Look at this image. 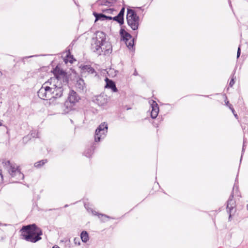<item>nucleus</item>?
I'll list each match as a JSON object with an SVG mask.
<instances>
[{
	"label": "nucleus",
	"instance_id": "nucleus-1",
	"mask_svg": "<svg viewBox=\"0 0 248 248\" xmlns=\"http://www.w3.org/2000/svg\"><path fill=\"white\" fill-rule=\"evenodd\" d=\"M54 77L50 78L47 81L51 85L53 97L55 102H58L63 94L65 87L68 83L69 77L67 73L57 65L52 71Z\"/></svg>",
	"mask_w": 248,
	"mask_h": 248
},
{
	"label": "nucleus",
	"instance_id": "nucleus-2",
	"mask_svg": "<svg viewBox=\"0 0 248 248\" xmlns=\"http://www.w3.org/2000/svg\"><path fill=\"white\" fill-rule=\"evenodd\" d=\"M23 239L26 241L35 243L41 239L42 230L35 224L23 226L20 230Z\"/></svg>",
	"mask_w": 248,
	"mask_h": 248
},
{
	"label": "nucleus",
	"instance_id": "nucleus-3",
	"mask_svg": "<svg viewBox=\"0 0 248 248\" xmlns=\"http://www.w3.org/2000/svg\"><path fill=\"white\" fill-rule=\"evenodd\" d=\"M47 82H46L37 92L38 97L44 100H49L50 105H55L59 102H55L54 98L53 97V91L51 85H46Z\"/></svg>",
	"mask_w": 248,
	"mask_h": 248
},
{
	"label": "nucleus",
	"instance_id": "nucleus-4",
	"mask_svg": "<svg viewBox=\"0 0 248 248\" xmlns=\"http://www.w3.org/2000/svg\"><path fill=\"white\" fill-rule=\"evenodd\" d=\"M2 163L11 176L15 178L16 182L24 179V175L18 169V167H15V165L12 164L9 160L3 161Z\"/></svg>",
	"mask_w": 248,
	"mask_h": 248
},
{
	"label": "nucleus",
	"instance_id": "nucleus-5",
	"mask_svg": "<svg viewBox=\"0 0 248 248\" xmlns=\"http://www.w3.org/2000/svg\"><path fill=\"white\" fill-rule=\"evenodd\" d=\"M106 34L102 31H97L95 36L93 37L92 41V49L95 53H100L102 51L99 45L107 42Z\"/></svg>",
	"mask_w": 248,
	"mask_h": 248
},
{
	"label": "nucleus",
	"instance_id": "nucleus-6",
	"mask_svg": "<svg viewBox=\"0 0 248 248\" xmlns=\"http://www.w3.org/2000/svg\"><path fill=\"white\" fill-rule=\"evenodd\" d=\"M126 20L129 26L134 31L138 29L140 17L136 12L131 9H127Z\"/></svg>",
	"mask_w": 248,
	"mask_h": 248
},
{
	"label": "nucleus",
	"instance_id": "nucleus-7",
	"mask_svg": "<svg viewBox=\"0 0 248 248\" xmlns=\"http://www.w3.org/2000/svg\"><path fill=\"white\" fill-rule=\"evenodd\" d=\"M108 124L105 122L101 123L95 130L94 140L95 142L100 141L101 139H104L108 132Z\"/></svg>",
	"mask_w": 248,
	"mask_h": 248
},
{
	"label": "nucleus",
	"instance_id": "nucleus-8",
	"mask_svg": "<svg viewBox=\"0 0 248 248\" xmlns=\"http://www.w3.org/2000/svg\"><path fill=\"white\" fill-rule=\"evenodd\" d=\"M120 34L127 47L129 49H133L134 39L132 38V36L123 29L120 30Z\"/></svg>",
	"mask_w": 248,
	"mask_h": 248
},
{
	"label": "nucleus",
	"instance_id": "nucleus-9",
	"mask_svg": "<svg viewBox=\"0 0 248 248\" xmlns=\"http://www.w3.org/2000/svg\"><path fill=\"white\" fill-rule=\"evenodd\" d=\"M102 51L100 53H96L98 55H108L112 52V46L110 43L108 41L104 42L103 44L99 45Z\"/></svg>",
	"mask_w": 248,
	"mask_h": 248
},
{
	"label": "nucleus",
	"instance_id": "nucleus-10",
	"mask_svg": "<svg viewBox=\"0 0 248 248\" xmlns=\"http://www.w3.org/2000/svg\"><path fill=\"white\" fill-rule=\"evenodd\" d=\"M93 101L98 106H103L107 104L108 102V99L106 95H99L95 96Z\"/></svg>",
	"mask_w": 248,
	"mask_h": 248
},
{
	"label": "nucleus",
	"instance_id": "nucleus-11",
	"mask_svg": "<svg viewBox=\"0 0 248 248\" xmlns=\"http://www.w3.org/2000/svg\"><path fill=\"white\" fill-rule=\"evenodd\" d=\"M151 105L152 107L151 116L153 119H155L158 115L159 112V107L156 102L153 100H152V103Z\"/></svg>",
	"mask_w": 248,
	"mask_h": 248
},
{
	"label": "nucleus",
	"instance_id": "nucleus-12",
	"mask_svg": "<svg viewBox=\"0 0 248 248\" xmlns=\"http://www.w3.org/2000/svg\"><path fill=\"white\" fill-rule=\"evenodd\" d=\"M233 191L232 192L231 195L230 196L229 198L227 201V209L229 210V212L230 213L229 217H231V212L233 210L235 202L233 200Z\"/></svg>",
	"mask_w": 248,
	"mask_h": 248
},
{
	"label": "nucleus",
	"instance_id": "nucleus-13",
	"mask_svg": "<svg viewBox=\"0 0 248 248\" xmlns=\"http://www.w3.org/2000/svg\"><path fill=\"white\" fill-rule=\"evenodd\" d=\"M80 98L78 95L77 93L73 90L71 91L69 93L68 99L71 103L74 104L77 102Z\"/></svg>",
	"mask_w": 248,
	"mask_h": 248
},
{
	"label": "nucleus",
	"instance_id": "nucleus-14",
	"mask_svg": "<svg viewBox=\"0 0 248 248\" xmlns=\"http://www.w3.org/2000/svg\"><path fill=\"white\" fill-rule=\"evenodd\" d=\"M105 81L106 82V88L111 89L113 92H117L118 90L114 81L108 78H106Z\"/></svg>",
	"mask_w": 248,
	"mask_h": 248
},
{
	"label": "nucleus",
	"instance_id": "nucleus-15",
	"mask_svg": "<svg viewBox=\"0 0 248 248\" xmlns=\"http://www.w3.org/2000/svg\"><path fill=\"white\" fill-rule=\"evenodd\" d=\"M62 57L63 58V62H73L76 60L74 58L73 56L70 54L69 51H67L62 54Z\"/></svg>",
	"mask_w": 248,
	"mask_h": 248
},
{
	"label": "nucleus",
	"instance_id": "nucleus-16",
	"mask_svg": "<svg viewBox=\"0 0 248 248\" xmlns=\"http://www.w3.org/2000/svg\"><path fill=\"white\" fill-rule=\"evenodd\" d=\"M76 87L80 91H84V89L85 88V84L84 80L82 78H80L77 80Z\"/></svg>",
	"mask_w": 248,
	"mask_h": 248
},
{
	"label": "nucleus",
	"instance_id": "nucleus-17",
	"mask_svg": "<svg viewBox=\"0 0 248 248\" xmlns=\"http://www.w3.org/2000/svg\"><path fill=\"white\" fill-rule=\"evenodd\" d=\"M82 73L87 72L89 74L96 73L94 69L90 65L80 66Z\"/></svg>",
	"mask_w": 248,
	"mask_h": 248
},
{
	"label": "nucleus",
	"instance_id": "nucleus-18",
	"mask_svg": "<svg viewBox=\"0 0 248 248\" xmlns=\"http://www.w3.org/2000/svg\"><path fill=\"white\" fill-rule=\"evenodd\" d=\"M93 16L95 17V21H96L97 20H100L102 21L106 20V15L103 14H98L97 13L94 12L93 13Z\"/></svg>",
	"mask_w": 248,
	"mask_h": 248
},
{
	"label": "nucleus",
	"instance_id": "nucleus-19",
	"mask_svg": "<svg viewBox=\"0 0 248 248\" xmlns=\"http://www.w3.org/2000/svg\"><path fill=\"white\" fill-rule=\"evenodd\" d=\"M80 238L83 242H87L89 240V234L88 232L85 231H82L80 234Z\"/></svg>",
	"mask_w": 248,
	"mask_h": 248
},
{
	"label": "nucleus",
	"instance_id": "nucleus-20",
	"mask_svg": "<svg viewBox=\"0 0 248 248\" xmlns=\"http://www.w3.org/2000/svg\"><path fill=\"white\" fill-rule=\"evenodd\" d=\"M47 162L46 159H43L38 161L34 163V167L36 168H40L43 166Z\"/></svg>",
	"mask_w": 248,
	"mask_h": 248
},
{
	"label": "nucleus",
	"instance_id": "nucleus-21",
	"mask_svg": "<svg viewBox=\"0 0 248 248\" xmlns=\"http://www.w3.org/2000/svg\"><path fill=\"white\" fill-rule=\"evenodd\" d=\"M97 3L98 4V5L100 6H108L109 5L110 2L108 1L107 0H98L97 1Z\"/></svg>",
	"mask_w": 248,
	"mask_h": 248
},
{
	"label": "nucleus",
	"instance_id": "nucleus-22",
	"mask_svg": "<svg viewBox=\"0 0 248 248\" xmlns=\"http://www.w3.org/2000/svg\"><path fill=\"white\" fill-rule=\"evenodd\" d=\"M112 19L114 21H117L120 25H122L124 24V18H121L120 16H118V15L112 17Z\"/></svg>",
	"mask_w": 248,
	"mask_h": 248
},
{
	"label": "nucleus",
	"instance_id": "nucleus-23",
	"mask_svg": "<svg viewBox=\"0 0 248 248\" xmlns=\"http://www.w3.org/2000/svg\"><path fill=\"white\" fill-rule=\"evenodd\" d=\"M101 10L103 12L107 14H113V12L115 11L112 8L109 9H102Z\"/></svg>",
	"mask_w": 248,
	"mask_h": 248
},
{
	"label": "nucleus",
	"instance_id": "nucleus-24",
	"mask_svg": "<svg viewBox=\"0 0 248 248\" xmlns=\"http://www.w3.org/2000/svg\"><path fill=\"white\" fill-rule=\"evenodd\" d=\"M124 11L125 8L124 7H123L118 15V16H120L121 18H124Z\"/></svg>",
	"mask_w": 248,
	"mask_h": 248
},
{
	"label": "nucleus",
	"instance_id": "nucleus-25",
	"mask_svg": "<svg viewBox=\"0 0 248 248\" xmlns=\"http://www.w3.org/2000/svg\"><path fill=\"white\" fill-rule=\"evenodd\" d=\"M92 154L91 149H89L88 151H85L84 153L85 155L87 157H90Z\"/></svg>",
	"mask_w": 248,
	"mask_h": 248
},
{
	"label": "nucleus",
	"instance_id": "nucleus-26",
	"mask_svg": "<svg viewBox=\"0 0 248 248\" xmlns=\"http://www.w3.org/2000/svg\"><path fill=\"white\" fill-rule=\"evenodd\" d=\"M31 136L32 138H38V133H36L35 131H32L31 132Z\"/></svg>",
	"mask_w": 248,
	"mask_h": 248
},
{
	"label": "nucleus",
	"instance_id": "nucleus-27",
	"mask_svg": "<svg viewBox=\"0 0 248 248\" xmlns=\"http://www.w3.org/2000/svg\"><path fill=\"white\" fill-rule=\"evenodd\" d=\"M74 243L76 245L79 246L80 245V239L79 238H75L74 239Z\"/></svg>",
	"mask_w": 248,
	"mask_h": 248
},
{
	"label": "nucleus",
	"instance_id": "nucleus-28",
	"mask_svg": "<svg viewBox=\"0 0 248 248\" xmlns=\"http://www.w3.org/2000/svg\"><path fill=\"white\" fill-rule=\"evenodd\" d=\"M234 78L232 77V79L231 80V81L230 82L229 86L230 87H232V86L234 85Z\"/></svg>",
	"mask_w": 248,
	"mask_h": 248
},
{
	"label": "nucleus",
	"instance_id": "nucleus-29",
	"mask_svg": "<svg viewBox=\"0 0 248 248\" xmlns=\"http://www.w3.org/2000/svg\"><path fill=\"white\" fill-rule=\"evenodd\" d=\"M229 108L232 110L233 114L235 113V110L231 104H229Z\"/></svg>",
	"mask_w": 248,
	"mask_h": 248
},
{
	"label": "nucleus",
	"instance_id": "nucleus-30",
	"mask_svg": "<svg viewBox=\"0 0 248 248\" xmlns=\"http://www.w3.org/2000/svg\"><path fill=\"white\" fill-rule=\"evenodd\" d=\"M106 20H111L112 19V17L111 16H106Z\"/></svg>",
	"mask_w": 248,
	"mask_h": 248
},
{
	"label": "nucleus",
	"instance_id": "nucleus-31",
	"mask_svg": "<svg viewBox=\"0 0 248 248\" xmlns=\"http://www.w3.org/2000/svg\"><path fill=\"white\" fill-rule=\"evenodd\" d=\"M240 52H241V50H240V47H238V50H237V57H239L240 55Z\"/></svg>",
	"mask_w": 248,
	"mask_h": 248
},
{
	"label": "nucleus",
	"instance_id": "nucleus-32",
	"mask_svg": "<svg viewBox=\"0 0 248 248\" xmlns=\"http://www.w3.org/2000/svg\"><path fill=\"white\" fill-rule=\"evenodd\" d=\"M98 216L99 217H100V216H101V217L104 216V217H106L109 218L108 216L107 215H103V214H98Z\"/></svg>",
	"mask_w": 248,
	"mask_h": 248
},
{
	"label": "nucleus",
	"instance_id": "nucleus-33",
	"mask_svg": "<svg viewBox=\"0 0 248 248\" xmlns=\"http://www.w3.org/2000/svg\"><path fill=\"white\" fill-rule=\"evenodd\" d=\"M33 56H29V57H26L25 58H24L23 59V61H26L27 60V59L29 58H31V57H33Z\"/></svg>",
	"mask_w": 248,
	"mask_h": 248
},
{
	"label": "nucleus",
	"instance_id": "nucleus-34",
	"mask_svg": "<svg viewBox=\"0 0 248 248\" xmlns=\"http://www.w3.org/2000/svg\"><path fill=\"white\" fill-rule=\"evenodd\" d=\"M244 144H245V141H244V143H243V148H242V154L241 156H242L243 153L244 151V146H245Z\"/></svg>",
	"mask_w": 248,
	"mask_h": 248
},
{
	"label": "nucleus",
	"instance_id": "nucleus-35",
	"mask_svg": "<svg viewBox=\"0 0 248 248\" xmlns=\"http://www.w3.org/2000/svg\"><path fill=\"white\" fill-rule=\"evenodd\" d=\"M226 105L229 108V102L228 101H225Z\"/></svg>",
	"mask_w": 248,
	"mask_h": 248
},
{
	"label": "nucleus",
	"instance_id": "nucleus-36",
	"mask_svg": "<svg viewBox=\"0 0 248 248\" xmlns=\"http://www.w3.org/2000/svg\"><path fill=\"white\" fill-rule=\"evenodd\" d=\"M52 248H60L57 246H53Z\"/></svg>",
	"mask_w": 248,
	"mask_h": 248
},
{
	"label": "nucleus",
	"instance_id": "nucleus-37",
	"mask_svg": "<svg viewBox=\"0 0 248 248\" xmlns=\"http://www.w3.org/2000/svg\"><path fill=\"white\" fill-rule=\"evenodd\" d=\"M134 75H135V76H136V75H138V73H137V71H135V72H134Z\"/></svg>",
	"mask_w": 248,
	"mask_h": 248
},
{
	"label": "nucleus",
	"instance_id": "nucleus-38",
	"mask_svg": "<svg viewBox=\"0 0 248 248\" xmlns=\"http://www.w3.org/2000/svg\"><path fill=\"white\" fill-rule=\"evenodd\" d=\"M229 4H230V6H232L231 2L230 0H229Z\"/></svg>",
	"mask_w": 248,
	"mask_h": 248
},
{
	"label": "nucleus",
	"instance_id": "nucleus-39",
	"mask_svg": "<svg viewBox=\"0 0 248 248\" xmlns=\"http://www.w3.org/2000/svg\"><path fill=\"white\" fill-rule=\"evenodd\" d=\"M233 114H234L235 117L237 118V115L236 114H235V113H234Z\"/></svg>",
	"mask_w": 248,
	"mask_h": 248
},
{
	"label": "nucleus",
	"instance_id": "nucleus-40",
	"mask_svg": "<svg viewBox=\"0 0 248 248\" xmlns=\"http://www.w3.org/2000/svg\"><path fill=\"white\" fill-rule=\"evenodd\" d=\"M0 175L1 176V177H2V173L1 172V170H0Z\"/></svg>",
	"mask_w": 248,
	"mask_h": 248
},
{
	"label": "nucleus",
	"instance_id": "nucleus-41",
	"mask_svg": "<svg viewBox=\"0 0 248 248\" xmlns=\"http://www.w3.org/2000/svg\"><path fill=\"white\" fill-rule=\"evenodd\" d=\"M2 125V124L0 122V126H1Z\"/></svg>",
	"mask_w": 248,
	"mask_h": 248
},
{
	"label": "nucleus",
	"instance_id": "nucleus-42",
	"mask_svg": "<svg viewBox=\"0 0 248 248\" xmlns=\"http://www.w3.org/2000/svg\"><path fill=\"white\" fill-rule=\"evenodd\" d=\"M67 206H68V205H67V204H66V205H65L64 207H67Z\"/></svg>",
	"mask_w": 248,
	"mask_h": 248
},
{
	"label": "nucleus",
	"instance_id": "nucleus-43",
	"mask_svg": "<svg viewBox=\"0 0 248 248\" xmlns=\"http://www.w3.org/2000/svg\"><path fill=\"white\" fill-rule=\"evenodd\" d=\"M94 213H93V214H94V215H96V214H95V213H96V211H94Z\"/></svg>",
	"mask_w": 248,
	"mask_h": 248
},
{
	"label": "nucleus",
	"instance_id": "nucleus-44",
	"mask_svg": "<svg viewBox=\"0 0 248 248\" xmlns=\"http://www.w3.org/2000/svg\"><path fill=\"white\" fill-rule=\"evenodd\" d=\"M94 213H93V214H94V215H96V214H95V213H96V211H94Z\"/></svg>",
	"mask_w": 248,
	"mask_h": 248
},
{
	"label": "nucleus",
	"instance_id": "nucleus-45",
	"mask_svg": "<svg viewBox=\"0 0 248 248\" xmlns=\"http://www.w3.org/2000/svg\"><path fill=\"white\" fill-rule=\"evenodd\" d=\"M94 213H93V214H94V215H96V214H95V213H96V211H94Z\"/></svg>",
	"mask_w": 248,
	"mask_h": 248
},
{
	"label": "nucleus",
	"instance_id": "nucleus-46",
	"mask_svg": "<svg viewBox=\"0 0 248 248\" xmlns=\"http://www.w3.org/2000/svg\"><path fill=\"white\" fill-rule=\"evenodd\" d=\"M247 209L248 210V204H247Z\"/></svg>",
	"mask_w": 248,
	"mask_h": 248
}]
</instances>
